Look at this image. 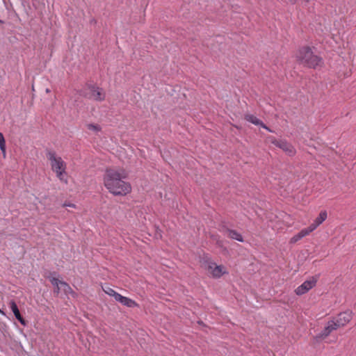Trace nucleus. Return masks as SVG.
<instances>
[{
    "label": "nucleus",
    "mask_w": 356,
    "mask_h": 356,
    "mask_svg": "<svg viewBox=\"0 0 356 356\" xmlns=\"http://www.w3.org/2000/svg\"><path fill=\"white\" fill-rule=\"evenodd\" d=\"M125 175L121 170L108 168L105 170L103 181L105 188L115 196H125L131 192L130 183L123 179Z\"/></svg>",
    "instance_id": "obj_1"
},
{
    "label": "nucleus",
    "mask_w": 356,
    "mask_h": 356,
    "mask_svg": "<svg viewBox=\"0 0 356 356\" xmlns=\"http://www.w3.org/2000/svg\"><path fill=\"white\" fill-rule=\"evenodd\" d=\"M46 156L51 170L56 174L59 181L67 184V163L54 150H47Z\"/></svg>",
    "instance_id": "obj_2"
},
{
    "label": "nucleus",
    "mask_w": 356,
    "mask_h": 356,
    "mask_svg": "<svg viewBox=\"0 0 356 356\" xmlns=\"http://www.w3.org/2000/svg\"><path fill=\"white\" fill-rule=\"evenodd\" d=\"M297 60L304 66L316 69L323 65L321 57L315 54L309 47L300 48L296 54Z\"/></svg>",
    "instance_id": "obj_3"
},
{
    "label": "nucleus",
    "mask_w": 356,
    "mask_h": 356,
    "mask_svg": "<svg viewBox=\"0 0 356 356\" xmlns=\"http://www.w3.org/2000/svg\"><path fill=\"white\" fill-rule=\"evenodd\" d=\"M51 283L54 286V292L57 294L60 291H63L66 295L70 294L73 296H75V293L71 288V286L65 282L59 280L57 278L53 277L51 279Z\"/></svg>",
    "instance_id": "obj_4"
},
{
    "label": "nucleus",
    "mask_w": 356,
    "mask_h": 356,
    "mask_svg": "<svg viewBox=\"0 0 356 356\" xmlns=\"http://www.w3.org/2000/svg\"><path fill=\"white\" fill-rule=\"evenodd\" d=\"M353 313L350 310H346L339 313L335 318H333V321L336 323L338 328L343 327L348 324L353 319Z\"/></svg>",
    "instance_id": "obj_5"
},
{
    "label": "nucleus",
    "mask_w": 356,
    "mask_h": 356,
    "mask_svg": "<svg viewBox=\"0 0 356 356\" xmlns=\"http://www.w3.org/2000/svg\"><path fill=\"white\" fill-rule=\"evenodd\" d=\"M207 270L213 278H220L228 272L225 267L222 265H217L215 262L209 261L207 265Z\"/></svg>",
    "instance_id": "obj_6"
},
{
    "label": "nucleus",
    "mask_w": 356,
    "mask_h": 356,
    "mask_svg": "<svg viewBox=\"0 0 356 356\" xmlns=\"http://www.w3.org/2000/svg\"><path fill=\"white\" fill-rule=\"evenodd\" d=\"M317 282V279L314 277H310L309 280L305 281L301 285L295 289V293L298 296H302L307 293L309 290L313 289Z\"/></svg>",
    "instance_id": "obj_7"
},
{
    "label": "nucleus",
    "mask_w": 356,
    "mask_h": 356,
    "mask_svg": "<svg viewBox=\"0 0 356 356\" xmlns=\"http://www.w3.org/2000/svg\"><path fill=\"white\" fill-rule=\"evenodd\" d=\"M338 327L333 320L329 321L325 325L323 330L316 336V340H322L327 337L333 331L337 330Z\"/></svg>",
    "instance_id": "obj_8"
},
{
    "label": "nucleus",
    "mask_w": 356,
    "mask_h": 356,
    "mask_svg": "<svg viewBox=\"0 0 356 356\" xmlns=\"http://www.w3.org/2000/svg\"><path fill=\"white\" fill-rule=\"evenodd\" d=\"M89 98L97 102H102L105 99L106 94L103 91L102 88L97 86H91L89 87Z\"/></svg>",
    "instance_id": "obj_9"
},
{
    "label": "nucleus",
    "mask_w": 356,
    "mask_h": 356,
    "mask_svg": "<svg viewBox=\"0 0 356 356\" xmlns=\"http://www.w3.org/2000/svg\"><path fill=\"white\" fill-rule=\"evenodd\" d=\"M277 147L281 149L289 156H293L296 153L295 147L285 139L279 140V143L277 144Z\"/></svg>",
    "instance_id": "obj_10"
},
{
    "label": "nucleus",
    "mask_w": 356,
    "mask_h": 356,
    "mask_svg": "<svg viewBox=\"0 0 356 356\" xmlns=\"http://www.w3.org/2000/svg\"><path fill=\"white\" fill-rule=\"evenodd\" d=\"M327 218V213L326 211H321L318 216L314 220V222L309 226V228L314 232L320 225H321Z\"/></svg>",
    "instance_id": "obj_11"
},
{
    "label": "nucleus",
    "mask_w": 356,
    "mask_h": 356,
    "mask_svg": "<svg viewBox=\"0 0 356 356\" xmlns=\"http://www.w3.org/2000/svg\"><path fill=\"white\" fill-rule=\"evenodd\" d=\"M9 306L12 312H13L15 318L20 322L22 325L25 326L26 325L25 320L22 318V316L20 314L19 310L17 307V304L14 300H10L9 302Z\"/></svg>",
    "instance_id": "obj_12"
},
{
    "label": "nucleus",
    "mask_w": 356,
    "mask_h": 356,
    "mask_svg": "<svg viewBox=\"0 0 356 356\" xmlns=\"http://www.w3.org/2000/svg\"><path fill=\"white\" fill-rule=\"evenodd\" d=\"M313 231L309 228V227L302 229L300 230L298 234H295L293 236H292L290 239L291 243H296L302 238L307 236L309 235L311 232Z\"/></svg>",
    "instance_id": "obj_13"
},
{
    "label": "nucleus",
    "mask_w": 356,
    "mask_h": 356,
    "mask_svg": "<svg viewBox=\"0 0 356 356\" xmlns=\"http://www.w3.org/2000/svg\"><path fill=\"white\" fill-rule=\"evenodd\" d=\"M117 302H120L122 305L127 306L128 307H135L138 306L136 302L129 298L123 296L120 294L119 296L117 297Z\"/></svg>",
    "instance_id": "obj_14"
},
{
    "label": "nucleus",
    "mask_w": 356,
    "mask_h": 356,
    "mask_svg": "<svg viewBox=\"0 0 356 356\" xmlns=\"http://www.w3.org/2000/svg\"><path fill=\"white\" fill-rule=\"evenodd\" d=\"M227 234L228 237H229L232 239H234L239 242L243 241V238L242 235L236 230L228 229L227 231Z\"/></svg>",
    "instance_id": "obj_15"
},
{
    "label": "nucleus",
    "mask_w": 356,
    "mask_h": 356,
    "mask_svg": "<svg viewBox=\"0 0 356 356\" xmlns=\"http://www.w3.org/2000/svg\"><path fill=\"white\" fill-rule=\"evenodd\" d=\"M245 119L248 122H250V123H252V124H253L254 125H257V126H261L262 122H263L258 118H257L256 116H254V115H252V114H247V115H245Z\"/></svg>",
    "instance_id": "obj_16"
},
{
    "label": "nucleus",
    "mask_w": 356,
    "mask_h": 356,
    "mask_svg": "<svg viewBox=\"0 0 356 356\" xmlns=\"http://www.w3.org/2000/svg\"><path fill=\"white\" fill-rule=\"evenodd\" d=\"M0 149L2 152L3 156L5 158L6 156V146L5 138L2 133H0Z\"/></svg>",
    "instance_id": "obj_17"
},
{
    "label": "nucleus",
    "mask_w": 356,
    "mask_h": 356,
    "mask_svg": "<svg viewBox=\"0 0 356 356\" xmlns=\"http://www.w3.org/2000/svg\"><path fill=\"white\" fill-rule=\"evenodd\" d=\"M103 290L106 294L113 297L115 300H117V297L120 296V293H118L109 286L104 288Z\"/></svg>",
    "instance_id": "obj_18"
},
{
    "label": "nucleus",
    "mask_w": 356,
    "mask_h": 356,
    "mask_svg": "<svg viewBox=\"0 0 356 356\" xmlns=\"http://www.w3.org/2000/svg\"><path fill=\"white\" fill-rule=\"evenodd\" d=\"M87 129L94 133H98L101 131L102 128L99 124H88L86 125Z\"/></svg>",
    "instance_id": "obj_19"
},
{
    "label": "nucleus",
    "mask_w": 356,
    "mask_h": 356,
    "mask_svg": "<svg viewBox=\"0 0 356 356\" xmlns=\"http://www.w3.org/2000/svg\"><path fill=\"white\" fill-rule=\"evenodd\" d=\"M266 140L273 144L275 146L277 147V144L279 143V140H277L273 136H268L267 137Z\"/></svg>",
    "instance_id": "obj_20"
},
{
    "label": "nucleus",
    "mask_w": 356,
    "mask_h": 356,
    "mask_svg": "<svg viewBox=\"0 0 356 356\" xmlns=\"http://www.w3.org/2000/svg\"><path fill=\"white\" fill-rule=\"evenodd\" d=\"M260 127L265 129L266 130H267L269 132H272V133L273 132V131L271 130L269 127H268L264 122H262V124Z\"/></svg>",
    "instance_id": "obj_21"
},
{
    "label": "nucleus",
    "mask_w": 356,
    "mask_h": 356,
    "mask_svg": "<svg viewBox=\"0 0 356 356\" xmlns=\"http://www.w3.org/2000/svg\"><path fill=\"white\" fill-rule=\"evenodd\" d=\"M63 207H72V208H75L76 207L75 204H70V203H64L63 204Z\"/></svg>",
    "instance_id": "obj_22"
},
{
    "label": "nucleus",
    "mask_w": 356,
    "mask_h": 356,
    "mask_svg": "<svg viewBox=\"0 0 356 356\" xmlns=\"http://www.w3.org/2000/svg\"><path fill=\"white\" fill-rule=\"evenodd\" d=\"M289 3H291V4H295L297 1V0H289Z\"/></svg>",
    "instance_id": "obj_23"
},
{
    "label": "nucleus",
    "mask_w": 356,
    "mask_h": 356,
    "mask_svg": "<svg viewBox=\"0 0 356 356\" xmlns=\"http://www.w3.org/2000/svg\"><path fill=\"white\" fill-rule=\"evenodd\" d=\"M0 314L2 315H5V312L3 311H2L1 309H0Z\"/></svg>",
    "instance_id": "obj_24"
},
{
    "label": "nucleus",
    "mask_w": 356,
    "mask_h": 356,
    "mask_svg": "<svg viewBox=\"0 0 356 356\" xmlns=\"http://www.w3.org/2000/svg\"><path fill=\"white\" fill-rule=\"evenodd\" d=\"M46 92H47V93L50 92V90H49V88H47V89H46Z\"/></svg>",
    "instance_id": "obj_25"
},
{
    "label": "nucleus",
    "mask_w": 356,
    "mask_h": 356,
    "mask_svg": "<svg viewBox=\"0 0 356 356\" xmlns=\"http://www.w3.org/2000/svg\"><path fill=\"white\" fill-rule=\"evenodd\" d=\"M306 2H309L310 0H305Z\"/></svg>",
    "instance_id": "obj_26"
}]
</instances>
